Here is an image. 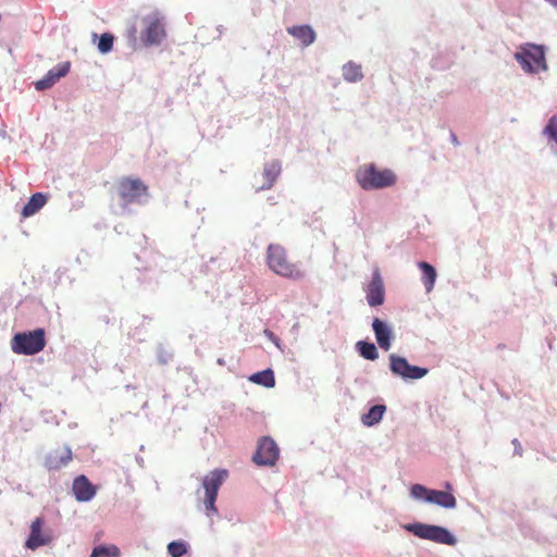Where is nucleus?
<instances>
[{"label":"nucleus","instance_id":"1","mask_svg":"<svg viewBox=\"0 0 557 557\" xmlns=\"http://www.w3.org/2000/svg\"><path fill=\"white\" fill-rule=\"evenodd\" d=\"M356 180L363 189L392 187L396 176L391 169H377L375 164H363L356 172Z\"/></svg>","mask_w":557,"mask_h":557},{"label":"nucleus","instance_id":"2","mask_svg":"<svg viewBox=\"0 0 557 557\" xmlns=\"http://www.w3.org/2000/svg\"><path fill=\"white\" fill-rule=\"evenodd\" d=\"M267 264L277 275L292 278L304 277V271L296 263L289 261L286 248L280 244H270L268 246Z\"/></svg>","mask_w":557,"mask_h":557},{"label":"nucleus","instance_id":"3","mask_svg":"<svg viewBox=\"0 0 557 557\" xmlns=\"http://www.w3.org/2000/svg\"><path fill=\"white\" fill-rule=\"evenodd\" d=\"M46 346V332L42 327L35 329L30 332L16 333L11 341L12 350L17 355H36V352L41 351Z\"/></svg>","mask_w":557,"mask_h":557},{"label":"nucleus","instance_id":"4","mask_svg":"<svg viewBox=\"0 0 557 557\" xmlns=\"http://www.w3.org/2000/svg\"><path fill=\"white\" fill-rule=\"evenodd\" d=\"M404 528L420 539H426V541L442 543V545L449 546H454L457 543L456 536H454L448 529L437 527V524L416 522L407 523Z\"/></svg>","mask_w":557,"mask_h":557},{"label":"nucleus","instance_id":"5","mask_svg":"<svg viewBox=\"0 0 557 557\" xmlns=\"http://www.w3.org/2000/svg\"><path fill=\"white\" fill-rule=\"evenodd\" d=\"M410 495L416 499H424L430 504H436L442 508H456V496L448 491L429 490L421 484H413L410 488Z\"/></svg>","mask_w":557,"mask_h":557},{"label":"nucleus","instance_id":"6","mask_svg":"<svg viewBox=\"0 0 557 557\" xmlns=\"http://www.w3.org/2000/svg\"><path fill=\"white\" fill-rule=\"evenodd\" d=\"M515 59L517 62L521 63L523 70L527 72L535 73L545 71L547 67L544 49L543 47H539V45H528L521 52L515 54Z\"/></svg>","mask_w":557,"mask_h":557},{"label":"nucleus","instance_id":"7","mask_svg":"<svg viewBox=\"0 0 557 557\" xmlns=\"http://www.w3.org/2000/svg\"><path fill=\"white\" fill-rule=\"evenodd\" d=\"M119 196L125 203L139 201L143 195H147L148 186L140 178L123 177L117 184Z\"/></svg>","mask_w":557,"mask_h":557},{"label":"nucleus","instance_id":"8","mask_svg":"<svg viewBox=\"0 0 557 557\" xmlns=\"http://www.w3.org/2000/svg\"><path fill=\"white\" fill-rule=\"evenodd\" d=\"M389 359L392 373L399 375L403 379H422L428 373V369L410 364L405 357L392 355Z\"/></svg>","mask_w":557,"mask_h":557},{"label":"nucleus","instance_id":"9","mask_svg":"<svg viewBox=\"0 0 557 557\" xmlns=\"http://www.w3.org/2000/svg\"><path fill=\"white\" fill-rule=\"evenodd\" d=\"M278 455L280 449L274 440L271 437H262L259 440L252 460L258 465L272 467V465H275Z\"/></svg>","mask_w":557,"mask_h":557},{"label":"nucleus","instance_id":"10","mask_svg":"<svg viewBox=\"0 0 557 557\" xmlns=\"http://www.w3.org/2000/svg\"><path fill=\"white\" fill-rule=\"evenodd\" d=\"M145 30L141 36L143 42L147 46L159 45L165 38L164 24L157 15L145 16L143 20Z\"/></svg>","mask_w":557,"mask_h":557},{"label":"nucleus","instance_id":"11","mask_svg":"<svg viewBox=\"0 0 557 557\" xmlns=\"http://www.w3.org/2000/svg\"><path fill=\"white\" fill-rule=\"evenodd\" d=\"M366 298L370 306H380L385 301L384 282L379 270H374L370 283L366 286Z\"/></svg>","mask_w":557,"mask_h":557},{"label":"nucleus","instance_id":"12","mask_svg":"<svg viewBox=\"0 0 557 557\" xmlns=\"http://www.w3.org/2000/svg\"><path fill=\"white\" fill-rule=\"evenodd\" d=\"M42 518H35L30 523V534L25 543L26 547L30 548V550H36L39 546L49 545L52 541L48 533L42 532Z\"/></svg>","mask_w":557,"mask_h":557},{"label":"nucleus","instance_id":"13","mask_svg":"<svg viewBox=\"0 0 557 557\" xmlns=\"http://www.w3.org/2000/svg\"><path fill=\"white\" fill-rule=\"evenodd\" d=\"M70 69H71L70 62L59 63L57 66L52 67V70H50L48 72V74H46L44 77H41V79L35 82L36 89L37 90L50 89V87H52L54 85V83H57L59 81V78L67 75Z\"/></svg>","mask_w":557,"mask_h":557},{"label":"nucleus","instance_id":"14","mask_svg":"<svg viewBox=\"0 0 557 557\" xmlns=\"http://www.w3.org/2000/svg\"><path fill=\"white\" fill-rule=\"evenodd\" d=\"M227 476V470H213L209 472V474L206 475L202 480V486L206 493L218 497V492L223 482L226 481Z\"/></svg>","mask_w":557,"mask_h":557},{"label":"nucleus","instance_id":"15","mask_svg":"<svg viewBox=\"0 0 557 557\" xmlns=\"http://www.w3.org/2000/svg\"><path fill=\"white\" fill-rule=\"evenodd\" d=\"M372 326L377 345L384 350H388L391 347L392 329L379 318H374Z\"/></svg>","mask_w":557,"mask_h":557},{"label":"nucleus","instance_id":"16","mask_svg":"<svg viewBox=\"0 0 557 557\" xmlns=\"http://www.w3.org/2000/svg\"><path fill=\"white\" fill-rule=\"evenodd\" d=\"M73 491L77 500H89L96 493V490L88 478L79 475L75 478L73 483Z\"/></svg>","mask_w":557,"mask_h":557},{"label":"nucleus","instance_id":"17","mask_svg":"<svg viewBox=\"0 0 557 557\" xmlns=\"http://www.w3.org/2000/svg\"><path fill=\"white\" fill-rule=\"evenodd\" d=\"M288 34L298 39L302 45L309 46L314 42L317 35L310 25H294L287 28Z\"/></svg>","mask_w":557,"mask_h":557},{"label":"nucleus","instance_id":"18","mask_svg":"<svg viewBox=\"0 0 557 557\" xmlns=\"http://www.w3.org/2000/svg\"><path fill=\"white\" fill-rule=\"evenodd\" d=\"M282 173V164L278 160H272L263 166L264 183L261 188H271Z\"/></svg>","mask_w":557,"mask_h":557},{"label":"nucleus","instance_id":"19","mask_svg":"<svg viewBox=\"0 0 557 557\" xmlns=\"http://www.w3.org/2000/svg\"><path fill=\"white\" fill-rule=\"evenodd\" d=\"M47 201H48L47 194H44V193L33 194L29 197L27 203L24 206V208L22 210V215L24 218L35 215L36 212H38L39 210H41V208L44 206H46Z\"/></svg>","mask_w":557,"mask_h":557},{"label":"nucleus","instance_id":"20","mask_svg":"<svg viewBox=\"0 0 557 557\" xmlns=\"http://www.w3.org/2000/svg\"><path fill=\"white\" fill-rule=\"evenodd\" d=\"M418 267L423 272V285L425 286L426 292H431L433 287L435 286L436 281V271L434 267L431 265V263H428L425 261H421L418 263Z\"/></svg>","mask_w":557,"mask_h":557},{"label":"nucleus","instance_id":"21","mask_svg":"<svg viewBox=\"0 0 557 557\" xmlns=\"http://www.w3.org/2000/svg\"><path fill=\"white\" fill-rule=\"evenodd\" d=\"M342 74L347 82H359L363 77L362 67L355 62L345 63Z\"/></svg>","mask_w":557,"mask_h":557},{"label":"nucleus","instance_id":"22","mask_svg":"<svg viewBox=\"0 0 557 557\" xmlns=\"http://www.w3.org/2000/svg\"><path fill=\"white\" fill-rule=\"evenodd\" d=\"M249 380L252 381V383L263 385V387H274L275 385V374L271 369L253 373Z\"/></svg>","mask_w":557,"mask_h":557},{"label":"nucleus","instance_id":"23","mask_svg":"<svg viewBox=\"0 0 557 557\" xmlns=\"http://www.w3.org/2000/svg\"><path fill=\"white\" fill-rule=\"evenodd\" d=\"M386 410V407L383 405H376L371 407V409L366 412V414L362 416L361 420L364 425H374V423H377L382 420V417L384 416V412Z\"/></svg>","mask_w":557,"mask_h":557},{"label":"nucleus","instance_id":"24","mask_svg":"<svg viewBox=\"0 0 557 557\" xmlns=\"http://www.w3.org/2000/svg\"><path fill=\"white\" fill-rule=\"evenodd\" d=\"M360 355L367 360H376L379 357L377 347L370 342L360 341L357 343Z\"/></svg>","mask_w":557,"mask_h":557},{"label":"nucleus","instance_id":"25","mask_svg":"<svg viewBox=\"0 0 557 557\" xmlns=\"http://www.w3.org/2000/svg\"><path fill=\"white\" fill-rule=\"evenodd\" d=\"M120 549L115 545H99L92 548L90 557H119Z\"/></svg>","mask_w":557,"mask_h":557},{"label":"nucleus","instance_id":"26","mask_svg":"<svg viewBox=\"0 0 557 557\" xmlns=\"http://www.w3.org/2000/svg\"><path fill=\"white\" fill-rule=\"evenodd\" d=\"M114 45V35L110 33H104L99 38V45L98 48L101 53H108L110 50L113 49Z\"/></svg>","mask_w":557,"mask_h":557},{"label":"nucleus","instance_id":"27","mask_svg":"<svg viewBox=\"0 0 557 557\" xmlns=\"http://www.w3.org/2000/svg\"><path fill=\"white\" fill-rule=\"evenodd\" d=\"M72 459L71 449H67L63 456H61L59 459L57 457H50L48 460L49 468L50 469H58L63 467V465H66Z\"/></svg>","mask_w":557,"mask_h":557},{"label":"nucleus","instance_id":"28","mask_svg":"<svg viewBox=\"0 0 557 557\" xmlns=\"http://www.w3.org/2000/svg\"><path fill=\"white\" fill-rule=\"evenodd\" d=\"M168 552L172 557H182L187 552V547L184 542L174 541L168 545Z\"/></svg>","mask_w":557,"mask_h":557},{"label":"nucleus","instance_id":"29","mask_svg":"<svg viewBox=\"0 0 557 557\" xmlns=\"http://www.w3.org/2000/svg\"><path fill=\"white\" fill-rule=\"evenodd\" d=\"M544 134L557 144V114H554L544 128Z\"/></svg>","mask_w":557,"mask_h":557},{"label":"nucleus","instance_id":"30","mask_svg":"<svg viewBox=\"0 0 557 557\" xmlns=\"http://www.w3.org/2000/svg\"><path fill=\"white\" fill-rule=\"evenodd\" d=\"M137 25L136 21L131 22V24L127 27L126 34H127V40L131 45L137 44Z\"/></svg>","mask_w":557,"mask_h":557},{"label":"nucleus","instance_id":"31","mask_svg":"<svg viewBox=\"0 0 557 557\" xmlns=\"http://www.w3.org/2000/svg\"><path fill=\"white\" fill-rule=\"evenodd\" d=\"M218 498H215L214 495H210V494H206V497H205V505H206V511L207 512H216V508H215V500Z\"/></svg>","mask_w":557,"mask_h":557},{"label":"nucleus","instance_id":"32","mask_svg":"<svg viewBox=\"0 0 557 557\" xmlns=\"http://www.w3.org/2000/svg\"><path fill=\"white\" fill-rule=\"evenodd\" d=\"M265 335L270 338V341H273L276 346H278V339L275 337L274 333L271 331H265Z\"/></svg>","mask_w":557,"mask_h":557},{"label":"nucleus","instance_id":"33","mask_svg":"<svg viewBox=\"0 0 557 557\" xmlns=\"http://www.w3.org/2000/svg\"><path fill=\"white\" fill-rule=\"evenodd\" d=\"M552 7H555L557 9V0H546Z\"/></svg>","mask_w":557,"mask_h":557},{"label":"nucleus","instance_id":"34","mask_svg":"<svg viewBox=\"0 0 557 557\" xmlns=\"http://www.w3.org/2000/svg\"><path fill=\"white\" fill-rule=\"evenodd\" d=\"M512 444H515V445H516V448H518V446H519V448L521 449V444L519 443V441H518V440H513V441H512Z\"/></svg>","mask_w":557,"mask_h":557},{"label":"nucleus","instance_id":"35","mask_svg":"<svg viewBox=\"0 0 557 557\" xmlns=\"http://www.w3.org/2000/svg\"><path fill=\"white\" fill-rule=\"evenodd\" d=\"M453 143H457L455 135H453Z\"/></svg>","mask_w":557,"mask_h":557},{"label":"nucleus","instance_id":"36","mask_svg":"<svg viewBox=\"0 0 557 557\" xmlns=\"http://www.w3.org/2000/svg\"><path fill=\"white\" fill-rule=\"evenodd\" d=\"M1 407H2V406H1V403H0V411H1Z\"/></svg>","mask_w":557,"mask_h":557},{"label":"nucleus","instance_id":"37","mask_svg":"<svg viewBox=\"0 0 557 557\" xmlns=\"http://www.w3.org/2000/svg\"><path fill=\"white\" fill-rule=\"evenodd\" d=\"M556 285H557V280H556Z\"/></svg>","mask_w":557,"mask_h":557}]
</instances>
